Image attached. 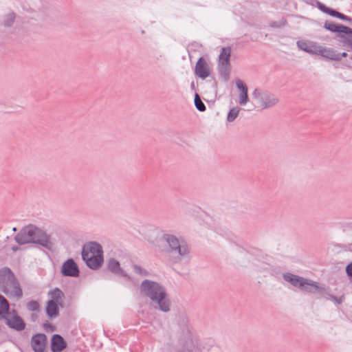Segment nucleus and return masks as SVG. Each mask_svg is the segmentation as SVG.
Here are the masks:
<instances>
[{
    "label": "nucleus",
    "instance_id": "f257e3e1",
    "mask_svg": "<svg viewBox=\"0 0 352 352\" xmlns=\"http://www.w3.org/2000/svg\"><path fill=\"white\" fill-rule=\"evenodd\" d=\"M141 292L144 296L149 297L152 301L157 302L163 311L169 310V300L164 289L158 283L148 280H144L141 285Z\"/></svg>",
    "mask_w": 352,
    "mask_h": 352
},
{
    "label": "nucleus",
    "instance_id": "f03ea898",
    "mask_svg": "<svg viewBox=\"0 0 352 352\" xmlns=\"http://www.w3.org/2000/svg\"><path fill=\"white\" fill-rule=\"evenodd\" d=\"M15 240L19 244L35 243H39L47 248H51L52 245L49 236L32 225L23 228L15 236Z\"/></svg>",
    "mask_w": 352,
    "mask_h": 352
},
{
    "label": "nucleus",
    "instance_id": "7ed1b4c3",
    "mask_svg": "<svg viewBox=\"0 0 352 352\" xmlns=\"http://www.w3.org/2000/svg\"><path fill=\"white\" fill-rule=\"evenodd\" d=\"M82 256L87 266L93 270L99 268L103 263L102 247L96 242H89L83 246Z\"/></svg>",
    "mask_w": 352,
    "mask_h": 352
},
{
    "label": "nucleus",
    "instance_id": "20e7f679",
    "mask_svg": "<svg viewBox=\"0 0 352 352\" xmlns=\"http://www.w3.org/2000/svg\"><path fill=\"white\" fill-rule=\"evenodd\" d=\"M0 281L3 292L10 297L21 298L23 295L20 285L12 272L8 267L0 270Z\"/></svg>",
    "mask_w": 352,
    "mask_h": 352
},
{
    "label": "nucleus",
    "instance_id": "39448f33",
    "mask_svg": "<svg viewBox=\"0 0 352 352\" xmlns=\"http://www.w3.org/2000/svg\"><path fill=\"white\" fill-rule=\"evenodd\" d=\"M162 243H166L168 245L170 250L168 252H175L178 253L179 256H184L189 254V248L184 241H179V239L171 234H164L160 239Z\"/></svg>",
    "mask_w": 352,
    "mask_h": 352
},
{
    "label": "nucleus",
    "instance_id": "423d86ee",
    "mask_svg": "<svg viewBox=\"0 0 352 352\" xmlns=\"http://www.w3.org/2000/svg\"><path fill=\"white\" fill-rule=\"evenodd\" d=\"M253 98L256 100V107L263 109L275 105L278 100L273 94L262 92L260 89H256L252 93Z\"/></svg>",
    "mask_w": 352,
    "mask_h": 352
},
{
    "label": "nucleus",
    "instance_id": "0eeeda50",
    "mask_svg": "<svg viewBox=\"0 0 352 352\" xmlns=\"http://www.w3.org/2000/svg\"><path fill=\"white\" fill-rule=\"evenodd\" d=\"M231 48L230 47H223L219 56L218 68L221 76L225 78L229 76L230 69Z\"/></svg>",
    "mask_w": 352,
    "mask_h": 352
},
{
    "label": "nucleus",
    "instance_id": "6e6552de",
    "mask_svg": "<svg viewBox=\"0 0 352 352\" xmlns=\"http://www.w3.org/2000/svg\"><path fill=\"white\" fill-rule=\"evenodd\" d=\"M2 319L6 320V324L9 327L14 329L16 331H22L25 327V324L23 319L17 314L15 310L9 311L5 318Z\"/></svg>",
    "mask_w": 352,
    "mask_h": 352
},
{
    "label": "nucleus",
    "instance_id": "1a4fd4ad",
    "mask_svg": "<svg viewBox=\"0 0 352 352\" xmlns=\"http://www.w3.org/2000/svg\"><path fill=\"white\" fill-rule=\"evenodd\" d=\"M211 72V66L207 60L203 57L199 58L195 68V75L201 79H206L210 76Z\"/></svg>",
    "mask_w": 352,
    "mask_h": 352
},
{
    "label": "nucleus",
    "instance_id": "9d476101",
    "mask_svg": "<svg viewBox=\"0 0 352 352\" xmlns=\"http://www.w3.org/2000/svg\"><path fill=\"white\" fill-rule=\"evenodd\" d=\"M303 286H301L300 290L307 293L318 292L320 294L325 292L324 287H322L318 282L314 281L310 279L305 278L303 283Z\"/></svg>",
    "mask_w": 352,
    "mask_h": 352
},
{
    "label": "nucleus",
    "instance_id": "9b49d317",
    "mask_svg": "<svg viewBox=\"0 0 352 352\" xmlns=\"http://www.w3.org/2000/svg\"><path fill=\"white\" fill-rule=\"evenodd\" d=\"M32 347L34 352H44L47 344V338L45 334L38 333L32 338Z\"/></svg>",
    "mask_w": 352,
    "mask_h": 352
},
{
    "label": "nucleus",
    "instance_id": "f8f14e48",
    "mask_svg": "<svg viewBox=\"0 0 352 352\" xmlns=\"http://www.w3.org/2000/svg\"><path fill=\"white\" fill-rule=\"evenodd\" d=\"M299 49L311 54H318L319 52L320 45L316 42L311 41H300L297 42Z\"/></svg>",
    "mask_w": 352,
    "mask_h": 352
},
{
    "label": "nucleus",
    "instance_id": "ddd939ff",
    "mask_svg": "<svg viewBox=\"0 0 352 352\" xmlns=\"http://www.w3.org/2000/svg\"><path fill=\"white\" fill-rule=\"evenodd\" d=\"M62 273L64 276L75 277L78 276L79 270L75 262L72 259H69L63 263Z\"/></svg>",
    "mask_w": 352,
    "mask_h": 352
},
{
    "label": "nucleus",
    "instance_id": "4468645a",
    "mask_svg": "<svg viewBox=\"0 0 352 352\" xmlns=\"http://www.w3.org/2000/svg\"><path fill=\"white\" fill-rule=\"evenodd\" d=\"M324 28L332 32H339L352 35V29L343 25L326 21L324 24Z\"/></svg>",
    "mask_w": 352,
    "mask_h": 352
},
{
    "label": "nucleus",
    "instance_id": "2eb2a0df",
    "mask_svg": "<svg viewBox=\"0 0 352 352\" xmlns=\"http://www.w3.org/2000/svg\"><path fill=\"white\" fill-rule=\"evenodd\" d=\"M318 50L319 52H318L317 55L330 60H339L340 57L333 49L320 45V49Z\"/></svg>",
    "mask_w": 352,
    "mask_h": 352
},
{
    "label": "nucleus",
    "instance_id": "dca6fc26",
    "mask_svg": "<svg viewBox=\"0 0 352 352\" xmlns=\"http://www.w3.org/2000/svg\"><path fill=\"white\" fill-rule=\"evenodd\" d=\"M236 85L237 88L241 91L239 95V104L245 105L248 101V87L241 80H236Z\"/></svg>",
    "mask_w": 352,
    "mask_h": 352
},
{
    "label": "nucleus",
    "instance_id": "f3484780",
    "mask_svg": "<svg viewBox=\"0 0 352 352\" xmlns=\"http://www.w3.org/2000/svg\"><path fill=\"white\" fill-rule=\"evenodd\" d=\"M66 347L64 339L59 335H54L52 339V350L53 352H60Z\"/></svg>",
    "mask_w": 352,
    "mask_h": 352
},
{
    "label": "nucleus",
    "instance_id": "a211bd4d",
    "mask_svg": "<svg viewBox=\"0 0 352 352\" xmlns=\"http://www.w3.org/2000/svg\"><path fill=\"white\" fill-rule=\"evenodd\" d=\"M49 296L51 298L50 301L56 302L62 307L64 302L65 295L63 292L58 288H56L49 292Z\"/></svg>",
    "mask_w": 352,
    "mask_h": 352
},
{
    "label": "nucleus",
    "instance_id": "6ab92c4d",
    "mask_svg": "<svg viewBox=\"0 0 352 352\" xmlns=\"http://www.w3.org/2000/svg\"><path fill=\"white\" fill-rule=\"evenodd\" d=\"M305 278L297 275L287 273V282H289L294 287L300 289L303 286V283Z\"/></svg>",
    "mask_w": 352,
    "mask_h": 352
},
{
    "label": "nucleus",
    "instance_id": "aec40b11",
    "mask_svg": "<svg viewBox=\"0 0 352 352\" xmlns=\"http://www.w3.org/2000/svg\"><path fill=\"white\" fill-rule=\"evenodd\" d=\"M59 304L54 301H48L46 308V312L49 317L54 318L58 314Z\"/></svg>",
    "mask_w": 352,
    "mask_h": 352
},
{
    "label": "nucleus",
    "instance_id": "412c9836",
    "mask_svg": "<svg viewBox=\"0 0 352 352\" xmlns=\"http://www.w3.org/2000/svg\"><path fill=\"white\" fill-rule=\"evenodd\" d=\"M108 268L111 272L115 274L124 276L123 270L120 268L119 262L114 258H111L109 261Z\"/></svg>",
    "mask_w": 352,
    "mask_h": 352
},
{
    "label": "nucleus",
    "instance_id": "4be33fe9",
    "mask_svg": "<svg viewBox=\"0 0 352 352\" xmlns=\"http://www.w3.org/2000/svg\"><path fill=\"white\" fill-rule=\"evenodd\" d=\"M9 312V303L8 300L0 295V319L5 318Z\"/></svg>",
    "mask_w": 352,
    "mask_h": 352
},
{
    "label": "nucleus",
    "instance_id": "5701e85b",
    "mask_svg": "<svg viewBox=\"0 0 352 352\" xmlns=\"http://www.w3.org/2000/svg\"><path fill=\"white\" fill-rule=\"evenodd\" d=\"M330 16L338 18L343 21H346L349 22L351 24H352V18H351L346 15H344V14L339 12L335 10H333V11L331 12Z\"/></svg>",
    "mask_w": 352,
    "mask_h": 352
},
{
    "label": "nucleus",
    "instance_id": "b1692460",
    "mask_svg": "<svg viewBox=\"0 0 352 352\" xmlns=\"http://www.w3.org/2000/svg\"><path fill=\"white\" fill-rule=\"evenodd\" d=\"M195 104L199 111H204L206 110V106L197 94H195Z\"/></svg>",
    "mask_w": 352,
    "mask_h": 352
},
{
    "label": "nucleus",
    "instance_id": "393cba45",
    "mask_svg": "<svg viewBox=\"0 0 352 352\" xmlns=\"http://www.w3.org/2000/svg\"><path fill=\"white\" fill-rule=\"evenodd\" d=\"M240 109L237 107L232 108L228 113L227 120L228 122H232L238 116Z\"/></svg>",
    "mask_w": 352,
    "mask_h": 352
},
{
    "label": "nucleus",
    "instance_id": "a878e982",
    "mask_svg": "<svg viewBox=\"0 0 352 352\" xmlns=\"http://www.w3.org/2000/svg\"><path fill=\"white\" fill-rule=\"evenodd\" d=\"M15 19V15L13 12L9 13L6 16L3 21V24L5 26H10Z\"/></svg>",
    "mask_w": 352,
    "mask_h": 352
},
{
    "label": "nucleus",
    "instance_id": "bb28decb",
    "mask_svg": "<svg viewBox=\"0 0 352 352\" xmlns=\"http://www.w3.org/2000/svg\"><path fill=\"white\" fill-rule=\"evenodd\" d=\"M27 307L30 311H37L39 309V304L36 301L32 300L28 303Z\"/></svg>",
    "mask_w": 352,
    "mask_h": 352
},
{
    "label": "nucleus",
    "instance_id": "cd10ccee",
    "mask_svg": "<svg viewBox=\"0 0 352 352\" xmlns=\"http://www.w3.org/2000/svg\"><path fill=\"white\" fill-rule=\"evenodd\" d=\"M317 6H318V8L321 10L324 13H327L328 14L330 15V13L331 11H333V9L331 8H329L328 7H327L324 3H320V2H318L317 3Z\"/></svg>",
    "mask_w": 352,
    "mask_h": 352
},
{
    "label": "nucleus",
    "instance_id": "c85d7f7f",
    "mask_svg": "<svg viewBox=\"0 0 352 352\" xmlns=\"http://www.w3.org/2000/svg\"><path fill=\"white\" fill-rule=\"evenodd\" d=\"M346 272L352 283V262L346 266Z\"/></svg>",
    "mask_w": 352,
    "mask_h": 352
},
{
    "label": "nucleus",
    "instance_id": "c756f323",
    "mask_svg": "<svg viewBox=\"0 0 352 352\" xmlns=\"http://www.w3.org/2000/svg\"><path fill=\"white\" fill-rule=\"evenodd\" d=\"M329 297L331 300H333L334 302H336L337 304H341L343 301V297L338 298L334 295L329 294Z\"/></svg>",
    "mask_w": 352,
    "mask_h": 352
},
{
    "label": "nucleus",
    "instance_id": "7c9ffc66",
    "mask_svg": "<svg viewBox=\"0 0 352 352\" xmlns=\"http://www.w3.org/2000/svg\"><path fill=\"white\" fill-rule=\"evenodd\" d=\"M133 270L135 273L139 274H143V270L141 268V267H140L138 265H133Z\"/></svg>",
    "mask_w": 352,
    "mask_h": 352
},
{
    "label": "nucleus",
    "instance_id": "2f4dec72",
    "mask_svg": "<svg viewBox=\"0 0 352 352\" xmlns=\"http://www.w3.org/2000/svg\"><path fill=\"white\" fill-rule=\"evenodd\" d=\"M344 43L350 46L352 49V37L346 38Z\"/></svg>",
    "mask_w": 352,
    "mask_h": 352
},
{
    "label": "nucleus",
    "instance_id": "473e14b6",
    "mask_svg": "<svg viewBox=\"0 0 352 352\" xmlns=\"http://www.w3.org/2000/svg\"><path fill=\"white\" fill-rule=\"evenodd\" d=\"M338 55L339 56L340 58H339V60H340L342 59V57H346L347 56V53L346 52H343L342 54H339L338 53Z\"/></svg>",
    "mask_w": 352,
    "mask_h": 352
},
{
    "label": "nucleus",
    "instance_id": "72a5a7b5",
    "mask_svg": "<svg viewBox=\"0 0 352 352\" xmlns=\"http://www.w3.org/2000/svg\"><path fill=\"white\" fill-rule=\"evenodd\" d=\"M283 278H284L285 280H286V274H283Z\"/></svg>",
    "mask_w": 352,
    "mask_h": 352
}]
</instances>
